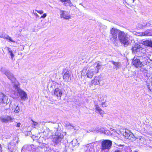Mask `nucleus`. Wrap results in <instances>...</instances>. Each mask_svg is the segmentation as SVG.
<instances>
[{
    "instance_id": "49530a36",
    "label": "nucleus",
    "mask_w": 152,
    "mask_h": 152,
    "mask_svg": "<svg viewBox=\"0 0 152 152\" xmlns=\"http://www.w3.org/2000/svg\"><path fill=\"white\" fill-rule=\"evenodd\" d=\"M50 137V136H49V135H47V137L48 138H49Z\"/></svg>"
},
{
    "instance_id": "412c9836",
    "label": "nucleus",
    "mask_w": 152,
    "mask_h": 152,
    "mask_svg": "<svg viewBox=\"0 0 152 152\" xmlns=\"http://www.w3.org/2000/svg\"><path fill=\"white\" fill-rule=\"evenodd\" d=\"M142 44L145 46L152 48V40H147L144 41L143 42Z\"/></svg>"
},
{
    "instance_id": "2f4dec72",
    "label": "nucleus",
    "mask_w": 152,
    "mask_h": 152,
    "mask_svg": "<svg viewBox=\"0 0 152 152\" xmlns=\"http://www.w3.org/2000/svg\"><path fill=\"white\" fill-rule=\"evenodd\" d=\"M35 11H37L39 13L42 14L43 13V11L42 10H36Z\"/></svg>"
},
{
    "instance_id": "8fccbe9b",
    "label": "nucleus",
    "mask_w": 152,
    "mask_h": 152,
    "mask_svg": "<svg viewBox=\"0 0 152 152\" xmlns=\"http://www.w3.org/2000/svg\"><path fill=\"white\" fill-rule=\"evenodd\" d=\"M33 13L34 14V13H35L34 12V11H33Z\"/></svg>"
},
{
    "instance_id": "f03ea898",
    "label": "nucleus",
    "mask_w": 152,
    "mask_h": 152,
    "mask_svg": "<svg viewBox=\"0 0 152 152\" xmlns=\"http://www.w3.org/2000/svg\"><path fill=\"white\" fill-rule=\"evenodd\" d=\"M112 142L109 140H105L101 142V151L102 152H108L111 147Z\"/></svg>"
},
{
    "instance_id": "a18cd8bd",
    "label": "nucleus",
    "mask_w": 152,
    "mask_h": 152,
    "mask_svg": "<svg viewBox=\"0 0 152 152\" xmlns=\"http://www.w3.org/2000/svg\"><path fill=\"white\" fill-rule=\"evenodd\" d=\"M12 50L11 51H10V52H9V53H10V54L11 53H12Z\"/></svg>"
},
{
    "instance_id": "58836bf2",
    "label": "nucleus",
    "mask_w": 152,
    "mask_h": 152,
    "mask_svg": "<svg viewBox=\"0 0 152 152\" xmlns=\"http://www.w3.org/2000/svg\"><path fill=\"white\" fill-rule=\"evenodd\" d=\"M21 125V124L20 123H18L16 125V126L18 127H19Z\"/></svg>"
},
{
    "instance_id": "a211bd4d",
    "label": "nucleus",
    "mask_w": 152,
    "mask_h": 152,
    "mask_svg": "<svg viewBox=\"0 0 152 152\" xmlns=\"http://www.w3.org/2000/svg\"><path fill=\"white\" fill-rule=\"evenodd\" d=\"M94 66L92 67L93 69L94 70V72L96 73L99 72V70L100 69V66L101 65L99 63H96L94 64Z\"/></svg>"
},
{
    "instance_id": "f257e3e1",
    "label": "nucleus",
    "mask_w": 152,
    "mask_h": 152,
    "mask_svg": "<svg viewBox=\"0 0 152 152\" xmlns=\"http://www.w3.org/2000/svg\"><path fill=\"white\" fill-rule=\"evenodd\" d=\"M121 33L118 38L121 42L124 44L125 46L130 44L131 43V37L124 31H122Z\"/></svg>"
},
{
    "instance_id": "9d476101",
    "label": "nucleus",
    "mask_w": 152,
    "mask_h": 152,
    "mask_svg": "<svg viewBox=\"0 0 152 152\" xmlns=\"http://www.w3.org/2000/svg\"><path fill=\"white\" fill-rule=\"evenodd\" d=\"M64 137V136L63 134H60L58 135H55L53 138V142L57 144Z\"/></svg>"
},
{
    "instance_id": "a19ab883",
    "label": "nucleus",
    "mask_w": 152,
    "mask_h": 152,
    "mask_svg": "<svg viewBox=\"0 0 152 152\" xmlns=\"http://www.w3.org/2000/svg\"><path fill=\"white\" fill-rule=\"evenodd\" d=\"M110 130L111 131H113L114 132H116V131L115 130L113 129L112 128H110Z\"/></svg>"
},
{
    "instance_id": "9b49d317",
    "label": "nucleus",
    "mask_w": 152,
    "mask_h": 152,
    "mask_svg": "<svg viewBox=\"0 0 152 152\" xmlns=\"http://www.w3.org/2000/svg\"><path fill=\"white\" fill-rule=\"evenodd\" d=\"M96 73L94 72V70L93 69L92 67L89 69L87 72L86 75L88 78H91L93 77L94 75Z\"/></svg>"
},
{
    "instance_id": "e433bc0d",
    "label": "nucleus",
    "mask_w": 152,
    "mask_h": 152,
    "mask_svg": "<svg viewBox=\"0 0 152 152\" xmlns=\"http://www.w3.org/2000/svg\"><path fill=\"white\" fill-rule=\"evenodd\" d=\"M87 69V66H85L84 67L83 70H82V72H83L85 71Z\"/></svg>"
},
{
    "instance_id": "473e14b6",
    "label": "nucleus",
    "mask_w": 152,
    "mask_h": 152,
    "mask_svg": "<svg viewBox=\"0 0 152 152\" xmlns=\"http://www.w3.org/2000/svg\"><path fill=\"white\" fill-rule=\"evenodd\" d=\"M27 145H24L23 148H22L21 149V151H22L24 149H25L27 148Z\"/></svg>"
},
{
    "instance_id": "39448f33",
    "label": "nucleus",
    "mask_w": 152,
    "mask_h": 152,
    "mask_svg": "<svg viewBox=\"0 0 152 152\" xmlns=\"http://www.w3.org/2000/svg\"><path fill=\"white\" fill-rule=\"evenodd\" d=\"M5 74L12 82L14 83V87H18V83L16 80L15 78L14 77L12 74L9 72H6Z\"/></svg>"
},
{
    "instance_id": "c85d7f7f",
    "label": "nucleus",
    "mask_w": 152,
    "mask_h": 152,
    "mask_svg": "<svg viewBox=\"0 0 152 152\" xmlns=\"http://www.w3.org/2000/svg\"><path fill=\"white\" fill-rule=\"evenodd\" d=\"M20 110V109L19 107L18 106H17L14 109V112L15 113H18Z\"/></svg>"
},
{
    "instance_id": "7ed1b4c3",
    "label": "nucleus",
    "mask_w": 152,
    "mask_h": 152,
    "mask_svg": "<svg viewBox=\"0 0 152 152\" xmlns=\"http://www.w3.org/2000/svg\"><path fill=\"white\" fill-rule=\"evenodd\" d=\"M122 32V31L116 28H112L110 30V33L112 34V38L114 41L115 42L117 40L118 36V39L119 35Z\"/></svg>"
},
{
    "instance_id": "4468645a",
    "label": "nucleus",
    "mask_w": 152,
    "mask_h": 152,
    "mask_svg": "<svg viewBox=\"0 0 152 152\" xmlns=\"http://www.w3.org/2000/svg\"><path fill=\"white\" fill-rule=\"evenodd\" d=\"M53 93L54 95L57 97H61L62 94L61 90L59 88H56L54 91Z\"/></svg>"
},
{
    "instance_id": "de8ad7c7",
    "label": "nucleus",
    "mask_w": 152,
    "mask_h": 152,
    "mask_svg": "<svg viewBox=\"0 0 152 152\" xmlns=\"http://www.w3.org/2000/svg\"><path fill=\"white\" fill-rule=\"evenodd\" d=\"M118 146H122L123 145H119Z\"/></svg>"
},
{
    "instance_id": "f704fd0d",
    "label": "nucleus",
    "mask_w": 152,
    "mask_h": 152,
    "mask_svg": "<svg viewBox=\"0 0 152 152\" xmlns=\"http://www.w3.org/2000/svg\"><path fill=\"white\" fill-rule=\"evenodd\" d=\"M10 56H11V58L12 60L13 59V58L14 57V55L13 54V52L12 53H11L10 54Z\"/></svg>"
},
{
    "instance_id": "cd10ccee",
    "label": "nucleus",
    "mask_w": 152,
    "mask_h": 152,
    "mask_svg": "<svg viewBox=\"0 0 152 152\" xmlns=\"http://www.w3.org/2000/svg\"><path fill=\"white\" fill-rule=\"evenodd\" d=\"M146 27H152V21H150L146 22Z\"/></svg>"
},
{
    "instance_id": "3c124183",
    "label": "nucleus",
    "mask_w": 152,
    "mask_h": 152,
    "mask_svg": "<svg viewBox=\"0 0 152 152\" xmlns=\"http://www.w3.org/2000/svg\"><path fill=\"white\" fill-rule=\"evenodd\" d=\"M126 4H128L126 2Z\"/></svg>"
},
{
    "instance_id": "c9c22d12",
    "label": "nucleus",
    "mask_w": 152,
    "mask_h": 152,
    "mask_svg": "<svg viewBox=\"0 0 152 152\" xmlns=\"http://www.w3.org/2000/svg\"><path fill=\"white\" fill-rule=\"evenodd\" d=\"M62 2H69V1H70L69 0H60Z\"/></svg>"
},
{
    "instance_id": "c03bdc74",
    "label": "nucleus",
    "mask_w": 152,
    "mask_h": 152,
    "mask_svg": "<svg viewBox=\"0 0 152 152\" xmlns=\"http://www.w3.org/2000/svg\"><path fill=\"white\" fill-rule=\"evenodd\" d=\"M72 127L74 129V130H76V128L75 127H74L73 126H72Z\"/></svg>"
},
{
    "instance_id": "f3484780",
    "label": "nucleus",
    "mask_w": 152,
    "mask_h": 152,
    "mask_svg": "<svg viewBox=\"0 0 152 152\" xmlns=\"http://www.w3.org/2000/svg\"><path fill=\"white\" fill-rule=\"evenodd\" d=\"M111 62L114 65L113 68L116 70H117L121 67V64L119 62H115L113 61H112Z\"/></svg>"
},
{
    "instance_id": "c756f323",
    "label": "nucleus",
    "mask_w": 152,
    "mask_h": 152,
    "mask_svg": "<svg viewBox=\"0 0 152 152\" xmlns=\"http://www.w3.org/2000/svg\"><path fill=\"white\" fill-rule=\"evenodd\" d=\"M102 132L105 134L107 135H111V133L108 130H105L104 131V132Z\"/></svg>"
},
{
    "instance_id": "f8f14e48",
    "label": "nucleus",
    "mask_w": 152,
    "mask_h": 152,
    "mask_svg": "<svg viewBox=\"0 0 152 152\" xmlns=\"http://www.w3.org/2000/svg\"><path fill=\"white\" fill-rule=\"evenodd\" d=\"M64 72L63 79L65 81H68L71 79L70 73L69 71L66 70H64Z\"/></svg>"
},
{
    "instance_id": "ea45409f",
    "label": "nucleus",
    "mask_w": 152,
    "mask_h": 152,
    "mask_svg": "<svg viewBox=\"0 0 152 152\" xmlns=\"http://www.w3.org/2000/svg\"><path fill=\"white\" fill-rule=\"evenodd\" d=\"M114 152H121V151L119 150H115Z\"/></svg>"
},
{
    "instance_id": "4be33fe9",
    "label": "nucleus",
    "mask_w": 152,
    "mask_h": 152,
    "mask_svg": "<svg viewBox=\"0 0 152 152\" xmlns=\"http://www.w3.org/2000/svg\"><path fill=\"white\" fill-rule=\"evenodd\" d=\"M95 110H96V112L98 113H99L101 115V116H102L104 114V111H103L99 107V106L97 105H95Z\"/></svg>"
},
{
    "instance_id": "5701e85b",
    "label": "nucleus",
    "mask_w": 152,
    "mask_h": 152,
    "mask_svg": "<svg viewBox=\"0 0 152 152\" xmlns=\"http://www.w3.org/2000/svg\"><path fill=\"white\" fill-rule=\"evenodd\" d=\"M137 27L138 29H140L146 27V22H145L142 23H141L138 24L137 25Z\"/></svg>"
},
{
    "instance_id": "6ab92c4d",
    "label": "nucleus",
    "mask_w": 152,
    "mask_h": 152,
    "mask_svg": "<svg viewBox=\"0 0 152 152\" xmlns=\"http://www.w3.org/2000/svg\"><path fill=\"white\" fill-rule=\"evenodd\" d=\"M15 145L13 142H11L8 145V149L11 151H13L15 149Z\"/></svg>"
},
{
    "instance_id": "1a4fd4ad",
    "label": "nucleus",
    "mask_w": 152,
    "mask_h": 152,
    "mask_svg": "<svg viewBox=\"0 0 152 152\" xmlns=\"http://www.w3.org/2000/svg\"><path fill=\"white\" fill-rule=\"evenodd\" d=\"M8 102V98L5 95L0 92V103H7Z\"/></svg>"
},
{
    "instance_id": "20e7f679",
    "label": "nucleus",
    "mask_w": 152,
    "mask_h": 152,
    "mask_svg": "<svg viewBox=\"0 0 152 152\" xmlns=\"http://www.w3.org/2000/svg\"><path fill=\"white\" fill-rule=\"evenodd\" d=\"M99 84V77H95L94 79L91 80V83L89 84V86L92 89L94 90L95 89Z\"/></svg>"
},
{
    "instance_id": "423d86ee",
    "label": "nucleus",
    "mask_w": 152,
    "mask_h": 152,
    "mask_svg": "<svg viewBox=\"0 0 152 152\" xmlns=\"http://www.w3.org/2000/svg\"><path fill=\"white\" fill-rule=\"evenodd\" d=\"M15 88L17 89L18 92L19 94V96L21 99L25 100L26 98H27V95L25 91L19 88H18V86L17 87H16L15 86Z\"/></svg>"
},
{
    "instance_id": "aec40b11",
    "label": "nucleus",
    "mask_w": 152,
    "mask_h": 152,
    "mask_svg": "<svg viewBox=\"0 0 152 152\" xmlns=\"http://www.w3.org/2000/svg\"><path fill=\"white\" fill-rule=\"evenodd\" d=\"M140 46L138 44H136L134 46H133L132 49V52L135 53L137 52H139Z\"/></svg>"
},
{
    "instance_id": "2eb2a0df",
    "label": "nucleus",
    "mask_w": 152,
    "mask_h": 152,
    "mask_svg": "<svg viewBox=\"0 0 152 152\" xmlns=\"http://www.w3.org/2000/svg\"><path fill=\"white\" fill-rule=\"evenodd\" d=\"M0 37L7 39H9L10 41L12 42H15V41L13 40L12 39L11 37H10L8 35L4 33L0 35Z\"/></svg>"
},
{
    "instance_id": "603ef678",
    "label": "nucleus",
    "mask_w": 152,
    "mask_h": 152,
    "mask_svg": "<svg viewBox=\"0 0 152 152\" xmlns=\"http://www.w3.org/2000/svg\"><path fill=\"white\" fill-rule=\"evenodd\" d=\"M135 152H137V151H135Z\"/></svg>"
},
{
    "instance_id": "7c9ffc66",
    "label": "nucleus",
    "mask_w": 152,
    "mask_h": 152,
    "mask_svg": "<svg viewBox=\"0 0 152 152\" xmlns=\"http://www.w3.org/2000/svg\"><path fill=\"white\" fill-rule=\"evenodd\" d=\"M47 16V14L46 13L44 14L42 16L40 17V18H44Z\"/></svg>"
},
{
    "instance_id": "a878e982",
    "label": "nucleus",
    "mask_w": 152,
    "mask_h": 152,
    "mask_svg": "<svg viewBox=\"0 0 152 152\" xmlns=\"http://www.w3.org/2000/svg\"><path fill=\"white\" fill-rule=\"evenodd\" d=\"M135 136L131 132L130 134L127 137V138L129 139L131 141H133L135 140Z\"/></svg>"
},
{
    "instance_id": "72a5a7b5",
    "label": "nucleus",
    "mask_w": 152,
    "mask_h": 152,
    "mask_svg": "<svg viewBox=\"0 0 152 152\" xmlns=\"http://www.w3.org/2000/svg\"><path fill=\"white\" fill-rule=\"evenodd\" d=\"M102 105L103 107H105L107 106L105 102H102Z\"/></svg>"
},
{
    "instance_id": "0eeeda50",
    "label": "nucleus",
    "mask_w": 152,
    "mask_h": 152,
    "mask_svg": "<svg viewBox=\"0 0 152 152\" xmlns=\"http://www.w3.org/2000/svg\"><path fill=\"white\" fill-rule=\"evenodd\" d=\"M0 118L2 122L5 123L9 121L12 122L14 119V118L7 115L1 117Z\"/></svg>"
},
{
    "instance_id": "4c0bfd02",
    "label": "nucleus",
    "mask_w": 152,
    "mask_h": 152,
    "mask_svg": "<svg viewBox=\"0 0 152 152\" xmlns=\"http://www.w3.org/2000/svg\"><path fill=\"white\" fill-rule=\"evenodd\" d=\"M7 48V50L9 52H10L12 50L9 47H6Z\"/></svg>"
},
{
    "instance_id": "37998d69",
    "label": "nucleus",
    "mask_w": 152,
    "mask_h": 152,
    "mask_svg": "<svg viewBox=\"0 0 152 152\" xmlns=\"http://www.w3.org/2000/svg\"><path fill=\"white\" fill-rule=\"evenodd\" d=\"M2 149V146L1 144L0 143V151Z\"/></svg>"
},
{
    "instance_id": "393cba45",
    "label": "nucleus",
    "mask_w": 152,
    "mask_h": 152,
    "mask_svg": "<svg viewBox=\"0 0 152 152\" xmlns=\"http://www.w3.org/2000/svg\"><path fill=\"white\" fill-rule=\"evenodd\" d=\"M131 132L128 129H126L124 132L123 133V134L124 136L127 138V137L131 133Z\"/></svg>"
},
{
    "instance_id": "79ce46f5",
    "label": "nucleus",
    "mask_w": 152,
    "mask_h": 152,
    "mask_svg": "<svg viewBox=\"0 0 152 152\" xmlns=\"http://www.w3.org/2000/svg\"><path fill=\"white\" fill-rule=\"evenodd\" d=\"M34 15L37 17H39L38 15L36 13H34Z\"/></svg>"
},
{
    "instance_id": "bb28decb",
    "label": "nucleus",
    "mask_w": 152,
    "mask_h": 152,
    "mask_svg": "<svg viewBox=\"0 0 152 152\" xmlns=\"http://www.w3.org/2000/svg\"><path fill=\"white\" fill-rule=\"evenodd\" d=\"M33 122V124H32V126L34 128H35L37 127L38 126V125H39V123L35 122L33 120H31Z\"/></svg>"
},
{
    "instance_id": "dca6fc26",
    "label": "nucleus",
    "mask_w": 152,
    "mask_h": 152,
    "mask_svg": "<svg viewBox=\"0 0 152 152\" xmlns=\"http://www.w3.org/2000/svg\"><path fill=\"white\" fill-rule=\"evenodd\" d=\"M141 36H152V30H147L140 34Z\"/></svg>"
},
{
    "instance_id": "ddd939ff",
    "label": "nucleus",
    "mask_w": 152,
    "mask_h": 152,
    "mask_svg": "<svg viewBox=\"0 0 152 152\" xmlns=\"http://www.w3.org/2000/svg\"><path fill=\"white\" fill-rule=\"evenodd\" d=\"M132 63L136 67H141L142 66L141 62L140 61V59L137 58H135V57L134 58Z\"/></svg>"
},
{
    "instance_id": "6e6552de",
    "label": "nucleus",
    "mask_w": 152,
    "mask_h": 152,
    "mask_svg": "<svg viewBox=\"0 0 152 152\" xmlns=\"http://www.w3.org/2000/svg\"><path fill=\"white\" fill-rule=\"evenodd\" d=\"M60 16L61 18H63L64 19L68 20L71 18V16L66 11L60 10Z\"/></svg>"
},
{
    "instance_id": "09e8293b",
    "label": "nucleus",
    "mask_w": 152,
    "mask_h": 152,
    "mask_svg": "<svg viewBox=\"0 0 152 152\" xmlns=\"http://www.w3.org/2000/svg\"><path fill=\"white\" fill-rule=\"evenodd\" d=\"M135 0H132V3H134Z\"/></svg>"
},
{
    "instance_id": "b1692460",
    "label": "nucleus",
    "mask_w": 152,
    "mask_h": 152,
    "mask_svg": "<svg viewBox=\"0 0 152 152\" xmlns=\"http://www.w3.org/2000/svg\"><path fill=\"white\" fill-rule=\"evenodd\" d=\"M106 96L104 95H100L99 96V99L101 101H105L106 99Z\"/></svg>"
}]
</instances>
